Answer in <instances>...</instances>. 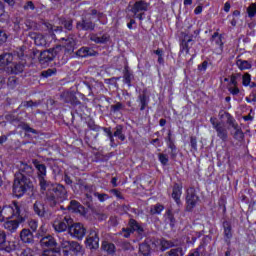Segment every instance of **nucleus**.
Here are the masks:
<instances>
[{
	"mask_svg": "<svg viewBox=\"0 0 256 256\" xmlns=\"http://www.w3.org/2000/svg\"><path fill=\"white\" fill-rule=\"evenodd\" d=\"M1 212L3 221H5V219H13V217L16 219L19 217L20 222L27 219V210H25V208L18 202H13L9 206H4L1 209Z\"/></svg>",
	"mask_w": 256,
	"mask_h": 256,
	"instance_id": "1",
	"label": "nucleus"
},
{
	"mask_svg": "<svg viewBox=\"0 0 256 256\" xmlns=\"http://www.w3.org/2000/svg\"><path fill=\"white\" fill-rule=\"evenodd\" d=\"M31 180L23 175H15L13 194L15 197H23L31 189Z\"/></svg>",
	"mask_w": 256,
	"mask_h": 256,
	"instance_id": "2",
	"label": "nucleus"
},
{
	"mask_svg": "<svg viewBox=\"0 0 256 256\" xmlns=\"http://www.w3.org/2000/svg\"><path fill=\"white\" fill-rule=\"evenodd\" d=\"M65 199H67V190L65 189V186L54 184V188H52L48 201H52V205H56L59 201H65Z\"/></svg>",
	"mask_w": 256,
	"mask_h": 256,
	"instance_id": "3",
	"label": "nucleus"
},
{
	"mask_svg": "<svg viewBox=\"0 0 256 256\" xmlns=\"http://www.w3.org/2000/svg\"><path fill=\"white\" fill-rule=\"evenodd\" d=\"M59 47L52 48L49 50H45L43 52H39V50L34 51V55H39V63L42 67H47L55 57H57V50Z\"/></svg>",
	"mask_w": 256,
	"mask_h": 256,
	"instance_id": "4",
	"label": "nucleus"
},
{
	"mask_svg": "<svg viewBox=\"0 0 256 256\" xmlns=\"http://www.w3.org/2000/svg\"><path fill=\"white\" fill-rule=\"evenodd\" d=\"M210 123L213 129H215L217 137H219L221 141H227V139L229 138V134L227 132V128L225 127V123L218 121L217 118L213 117L210 118Z\"/></svg>",
	"mask_w": 256,
	"mask_h": 256,
	"instance_id": "5",
	"label": "nucleus"
},
{
	"mask_svg": "<svg viewBox=\"0 0 256 256\" xmlns=\"http://www.w3.org/2000/svg\"><path fill=\"white\" fill-rule=\"evenodd\" d=\"M73 220L69 216H59L54 220L53 227L57 233H63L67 231L69 225H71Z\"/></svg>",
	"mask_w": 256,
	"mask_h": 256,
	"instance_id": "6",
	"label": "nucleus"
},
{
	"mask_svg": "<svg viewBox=\"0 0 256 256\" xmlns=\"http://www.w3.org/2000/svg\"><path fill=\"white\" fill-rule=\"evenodd\" d=\"M133 231H136V233H138V235H140V237H143V231H144L143 227H141L139 222H137L135 220H130L129 227L122 229L121 236L125 237L127 239L128 237H130V235H131V233H133Z\"/></svg>",
	"mask_w": 256,
	"mask_h": 256,
	"instance_id": "7",
	"label": "nucleus"
},
{
	"mask_svg": "<svg viewBox=\"0 0 256 256\" xmlns=\"http://www.w3.org/2000/svg\"><path fill=\"white\" fill-rule=\"evenodd\" d=\"M68 231L71 237H74L80 241L83 239V237H85L87 233V229H85V226H83L81 223L72 224L70 227H68Z\"/></svg>",
	"mask_w": 256,
	"mask_h": 256,
	"instance_id": "8",
	"label": "nucleus"
},
{
	"mask_svg": "<svg viewBox=\"0 0 256 256\" xmlns=\"http://www.w3.org/2000/svg\"><path fill=\"white\" fill-rule=\"evenodd\" d=\"M85 243L88 249H99V231L95 228L91 229Z\"/></svg>",
	"mask_w": 256,
	"mask_h": 256,
	"instance_id": "9",
	"label": "nucleus"
},
{
	"mask_svg": "<svg viewBox=\"0 0 256 256\" xmlns=\"http://www.w3.org/2000/svg\"><path fill=\"white\" fill-rule=\"evenodd\" d=\"M15 249H17L15 242H7V234L4 231H0V251L11 253V251H15Z\"/></svg>",
	"mask_w": 256,
	"mask_h": 256,
	"instance_id": "10",
	"label": "nucleus"
},
{
	"mask_svg": "<svg viewBox=\"0 0 256 256\" xmlns=\"http://www.w3.org/2000/svg\"><path fill=\"white\" fill-rule=\"evenodd\" d=\"M227 123L228 125H231V127L234 129V131L231 132L232 137L236 139V141H243V137H245V134H243V130L241 129V127H239V124H237L235 118L229 115Z\"/></svg>",
	"mask_w": 256,
	"mask_h": 256,
	"instance_id": "11",
	"label": "nucleus"
},
{
	"mask_svg": "<svg viewBox=\"0 0 256 256\" xmlns=\"http://www.w3.org/2000/svg\"><path fill=\"white\" fill-rule=\"evenodd\" d=\"M187 210L192 211L199 203V196L195 193V188H189L186 196Z\"/></svg>",
	"mask_w": 256,
	"mask_h": 256,
	"instance_id": "12",
	"label": "nucleus"
},
{
	"mask_svg": "<svg viewBox=\"0 0 256 256\" xmlns=\"http://www.w3.org/2000/svg\"><path fill=\"white\" fill-rule=\"evenodd\" d=\"M152 245H155L154 251H166V249H171V247H175V243L173 241H169L165 238H162L160 240H154Z\"/></svg>",
	"mask_w": 256,
	"mask_h": 256,
	"instance_id": "13",
	"label": "nucleus"
},
{
	"mask_svg": "<svg viewBox=\"0 0 256 256\" xmlns=\"http://www.w3.org/2000/svg\"><path fill=\"white\" fill-rule=\"evenodd\" d=\"M12 63H13V54L5 53L0 55V71H3L4 69H7V71H9V68L11 67Z\"/></svg>",
	"mask_w": 256,
	"mask_h": 256,
	"instance_id": "14",
	"label": "nucleus"
},
{
	"mask_svg": "<svg viewBox=\"0 0 256 256\" xmlns=\"http://www.w3.org/2000/svg\"><path fill=\"white\" fill-rule=\"evenodd\" d=\"M148 9L149 3L144 0H139L134 3L131 11L134 13V15H137L138 13H145V11H148Z\"/></svg>",
	"mask_w": 256,
	"mask_h": 256,
	"instance_id": "15",
	"label": "nucleus"
},
{
	"mask_svg": "<svg viewBox=\"0 0 256 256\" xmlns=\"http://www.w3.org/2000/svg\"><path fill=\"white\" fill-rule=\"evenodd\" d=\"M61 41L66 53H73V51H75V45H77V42L75 41V38H73V36H69L66 39L61 38Z\"/></svg>",
	"mask_w": 256,
	"mask_h": 256,
	"instance_id": "16",
	"label": "nucleus"
},
{
	"mask_svg": "<svg viewBox=\"0 0 256 256\" xmlns=\"http://www.w3.org/2000/svg\"><path fill=\"white\" fill-rule=\"evenodd\" d=\"M29 37L34 40L35 45H37L38 47H47V45H49V42H47V36L31 32L29 34Z\"/></svg>",
	"mask_w": 256,
	"mask_h": 256,
	"instance_id": "17",
	"label": "nucleus"
},
{
	"mask_svg": "<svg viewBox=\"0 0 256 256\" xmlns=\"http://www.w3.org/2000/svg\"><path fill=\"white\" fill-rule=\"evenodd\" d=\"M210 241L211 237L205 236L199 247L194 252L190 253L188 256H205V247L207 246V243H210Z\"/></svg>",
	"mask_w": 256,
	"mask_h": 256,
	"instance_id": "18",
	"label": "nucleus"
},
{
	"mask_svg": "<svg viewBox=\"0 0 256 256\" xmlns=\"http://www.w3.org/2000/svg\"><path fill=\"white\" fill-rule=\"evenodd\" d=\"M40 188L42 193H46L47 199L49 198V195H51V191H53V188L55 187V184L45 180V178L40 177Z\"/></svg>",
	"mask_w": 256,
	"mask_h": 256,
	"instance_id": "19",
	"label": "nucleus"
},
{
	"mask_svg": "<svg viewBox=\"0 0 256 256\" xmlns=\"http://www.w3.org/2000/svg\"><path fill=\"white\" fill-rule=\"evenodd\" d=\"M151 250L155 251V245H153V241L151 240H146L139 247V252L143 256L151 255Z\"/></svg>",
	"mask_w": 256,
	"mask_h": 256,
	"instance_id": "20",
	"label": "nucleus"
},
{
	"mask_svg": "<svg viewBox=\"0 0 256 256\" xmlns=\"http://www.w3.org/2000/svg\"><path fill=\"white\" fill-rule=\"evenodd\" d=\"M24 221H19V217L15 220H7L4 222L3 227L6 231H10V233H15L17 229H19V224L23 223Z\"/></svg>",
	"mask_w": 256,
	"mask_h": 256,
	"instance_id": "21",
	"label": "nucleus"
},
{
	"mask_svg": "<svg viewBox=\"0 0 256 256\" xmlns=\"http://www.w3.org/2000/svg\"><path fill=\"white\" fill-rule=\"evenodd\" d=\"M18 171L19 173H16L15 175H22V177L33 175V167L27 163L20 162L18 164Z\"/></svg>",
	"mask_w": 256,
	"mask_h": 256,
	"instance_id": "22",
	"label": "nucleus"
},
{
	"mask_svg": "<svg viewBox=\"0 0 256 256\" xmlns=\"http://www.w3.org/2000/svg\"><path fill=\"white\" fill-rule=\"evenodd\" d=\"M76 29H78V31H93L95 24L89 20L82 19V21L77 22Z\"/></svg>",
	"mask_w": 256,
	"mask_h": 256,
	"instance_id": "23",
	"label": "nucleus"
},
{
	"mask_svg": "<svg viewBox=\"0 0 256 256\" xmlns=\"http://www.w3.org/2000/svg\"><path fill=\"white\" fill-rule=\"evenodd\" d=\"M181 195H183V186L174 184L172 189V199H174L177 205L181 204Z\"/></svg>",
	"mask_w": 256,
	"mask_h": 256,
	"instance_id": "24",
	"label": "nucleus"
},
{
	"mask_svg": "<svg viewBox=\"0 0 256 256\" xmlns=\"http://www.w3.org/2000/svg\"><path fill=\"white\" fill-rule=\"evenodd\" d=\"M40 245L43 248L56 247L57 246V241H55V238H53V236L48 235V236L43 237L40 240Z\"/></svg>",
	"mask_w": 256,
	"mask_h": 256,
	"instance_id": "25",
	"label": "nucleus"
},
{
	"mask_svg": "<svg viewBox=\"0 0 256 256\" xmlns=\"http://www.w3.org/2000/svg\"><path fill=\"white\" fill-rule=\"evenodd\" d=\"M20 239L23 243H33V233L29 229L20 232Z\"/></svg>",
	"mask_w": 256,
	"mask_h": 256,
	"instance_id": "26",
	"label": "nucleus"
},
{
	"mask_svg": "<svg viewBox=\"0 0 256 256\" xmlns=\"http://www.w3.org/2000/svg\"><path fill=\"white\" fill-rule=\"evenodd\" d=\"M33 165L38 171L39 179H41V177L45 178V175H47V166L41 164L38 160H33Z\"/></svg>",
	"mask_w": 256,
	"mask_h": 256,
	"instance_id": "27",
	"label": "nucleus"
},
{
	"mask_svg": "<svg viewBox=\"0 0 256 256\" xmlns=\"http://www.w3.org/2000/svg\"><path fill=\"white\" fill-rule=\"evenodd\" d=\"M90 41H93L94 43H97V44H104L109 41V35L103 34L102 36H99L97 34H91Z\"/></svg>",
	"mask_w": 256,
	"mask_h": 256,
	"instance_id": "28",
	"label": "nucleus"
},
{
	"mask_svg": "<svg viewBox=\"0 0 256 256\" xmlns=\"http://www.w3.org/2000/svg\"><path fill=\"white\" fill-rule=\"evenodd\" d=\"M34 212L38 217H45V204L41 201H36L33 205Z\"/></svg>",
	"mask_w": 256,
	"mask_h": 256,
	"instance_id": "29",
	"label": "nucleus"
},
{
	"mask_svg": "<svg viewBox=\"0 0 256 256\" xmlns=\"http://www.w3.org/2000/svg\"><path fill=\"white\" fill-rule=\"evenodd\" d=\"M212 43H215L221 51H223V39L219 35V32H215L211 38Z\"/></svg>",
	"mask_w": 256,
	"mask_h": 256,
	"instance_id": "30",
	"label": "nucleus"
},
{
	"mask_svg": "<svg viewBox=\"0 0 256 256\" xmlns=\"http://www.w3.org/2000/svg\"><path fill=\"white\" fill-rule=\"evenodd\" d=\"M69 211H73L74 213H81L83 210V206L79 204L76 200H72L70 205L68 206Z\"/></svg>",
	"mask_w": 256,
	"mask_h": 256,
	"instance_id": "31",
	"label": "nucleus"
},
{
	"mask_svg": "<svg viewBox=\"0 0 256 256\" xmlns=\"http://www.w3.org/2000/svg\"><path fill=\"white\" fill-rule=\"evenodd\" d=\"M25 66L23 64H13V62L10 64V68L8 71L10 73H14L15 75H18V73H23V69Z\"/></svg>",
	"mask_w": 256,
	"mask_h": 256,
	"instance_id": "32",
	"label": "nucleus"
},
{
	"mask_svg": "<svg viewBox=\"0 0 256 256\" xmlns=\"http://www.w3.org/2000/svg\"><path fill=\"white\" fill-rule=\"evenodd\" d=\"M236 65L240 71H245L247 69H251V63L247 60L238 59L236 61Z\"/></svg>",
	"mask_w": 256,
	"mask_h": 256,
	"instance_id": "33",
	"label": "nucleus"
},
{
	"mask_svg": "<svg viewBox=\"0 0 256 256\" xmlns=\"http://www.w3.org/2000/svg\"><path fill=\"white\" fill-rule=\"evenodd\" d=\"M102 249L109 255H113L115 253V244L105 241L102 243Z\"/></svg>",
	"mask_w": 256,
	"mask_h": 256,
	"instance_id": "34",
	"label": "nucleus"
},
{
	"mask_svg": "<svg viewBox=\"0 0 256 256\" xmlns=\"http://www.w3.org/2000/svg\"><path fill=\"white\" fill-rule=\"evenodd\" d=\"M70 251H73L75 255H79V253H83V246L79 244L78 242L72 241L70 244Z\"/></svg>",
	"mask_w": 256,
	"mask_h": 256,
	"instance_id": "35",
	"label": "nucleus"
},
{
	"mask_svg": "<svg viewBox=\"0 0 256 256\" xmlns=\"http://www.w3.org/2000/svg\"><path fill=\"white\" fill-rule=\"evenodd\" d=\"M138 100L140 101V111H145L147 105H149V98H147V95L141 94Z\"/></svg>",
	"mask_w": 256,
	"mask_h": 256,
	"instance_id": "36",
	"label": "nucleus"
},
{
	"mask_svg": "<svg viewBox=\"0 0 256 256\" xmlns=\"http://www.w3.org/2000/svg\"><path fill=\"white\" fill-rule=\"evenodd\" d=\"M166 255L168 256H183L185 253L183 252V248L181 247H176V248H171Z\"/></svg>",
	"mask_w": 256,
	"mask_h": 256,
	"instance_id": "37",
	"label": "nucleus"
},
{
	"mask_svg": "<svg viewBox=\"0 0 256 256\" xmlns=\"http://www.w3.org/2000/svg\"><path fill=\"white\" fill-rule=\"evenodd\" d=\"M114 137H118L120 141H125V134H123V126L118 125L115 128Z\"/></svg>",
	"mask_w": 256,
	"mask_h": 256,
	"instance_id": "38",
	"label": "nucleus"
},
{
	"mask_svg": "<svg viewBox=\"0 0 256 256\" xmlns=\"http://www.w3.org/2000/svg\"><path fill=\"white\" fill-rule=\"evenodd\" d=\"M163 209H165V207H163V205L156 204V205L151 207L150 213L152 215H160V213L163 211Z\"/></svg>",
	"mask_w": 256,
	"mask_h": 256,
	"instance_id": "39",
	"label": "nucleus"
},
{
	"mask_svg": "<svg viewBox=\"0 0 256 256\" xmlns=\"http://www.w3.org/2000/svg\"><path fill=\"white\" fill-rule=\"evenodd\" d=\"M251 83V74L245 73L242 77V85H244V87H251Z\"/></svg>",
	"mask_w": 256,
	"mask_h": 256,
	"instance_id": "40",
	"label": "nucleus"
},
{
	"mask_svg": "<svg viewBox=\"0 0 256 256\" xmlns=\"http://www.w3.org/2000/svg\"><path fill=\"white\" fill-rule=\"evenodd\" d=\"M158 160L160 161L161 165H168L169 163V155L165 153H159L158 154Z\"/></svg>",
	"mask_w": 256,
	"mask_h": 256,
	"instance_id": "41",
	"label": "nucleus"
},
{
	"mask_svg": "<svg viewBox=\"0 0 256 256\" xmlns=\"http://www.w3.org/2000/svg\"><path fill=\"white\" fill-rule=\"evenodd\" d=\"M224 235L227 239H231L233 234L231 233V224L229 222H224Z\"/></svg>",
	"mask_w": 256,
	"mask_h": 256,
	"instance_id": "42",
	"label": "nucleus"
},
{
	"mask_svg": "<svg viewBox=\"0 0 256 256\" xmlns=\"http://www.w3.org/2000/svg\"><path fill=\"white\" fill-rule=\"evenodd\" d=\"M168 147L171 150V152H170L171 159H175V157H177V146H175V143L170 142L168 144Z\"/></svg>",
	"mask_w": 256,
	"mask_h": 256,
	"instance_id": "43",
	"label": "nucleus"
},
{
	"mask_svg": "<svg viewBox=\"0 0 256 256\" xmlns=\"http://www.w3.org/2000/svg\"><path fill=\"white\" fill-rule=\"evenodd\" d=\"M94 196L97 197V199H98V201H100V203H103V202L107 201V199H109V195H107L105 193L101 194L99 192H96V193H94Z\"/></svg>",
	"mask_w": 256,
	"mask_h": 256,
	"instance_id": "44",
	"label": "nucleus"
},
{
	"mask_svg": "<svg viewBox=\"0 0 256 256\" xmlns=\"http://www.w3.org/2000/svg\"><path fill=\"white\" fill-rule=\"evenodd\" d=\"M247 11H248V16L249 17H255V15H256V3H252L249 7H248V9H247Z\"/></svg>",
	"mask_w": 256,
	"mask_h": 256,
	"instance_id": "45",
	"label": "nucleus"
},
{
	"mask_svg": "<svg viewBox=\"0 0 256 256\" xmlns=\"http://www.w3.org/2000/svg\"><path fill=\"white\" fill-rule=\"evenodd\" d=\"M24 11H35V4L33 1H27L23 6Z\"/></svg>",
	"mask_w": 256,
	"mask_h": 256,
	"instance_id": "46",
	"label": "nucleus"
},
{
	"mask_svg": "<svg viewBox=\"0 0 256 256\" xmlns=\"http://www.w3.org/2000/svg\"><path fill=\"white\" fill-rule=\"evenodd\" d=\"M166 221L167 223H170L171 227L175 226V217H173V214H171V211L167 212Z\"/></svg>",
	"mask_w": 256,
	"mask_h": 256,
	"instance_id": "47",
	"label": "nucleus"
},
{
	"mask_svg": "<svg viewBox=\"0 0 256 256\" xmlns=\"http://www.w3.org/2000/svg\"><path fill=\"white\" fill-rule=\"evenodd\" d=\"M60 246L62 249H70L71 248V242L65 239H60Z\"/></svg>",
	"mask_w": 256,
	"mask_h": 256,
	"instance_id": "48",
	"label": "nucleus"
},
{
	"mask_svg": "<svg viewBox=\"0 0 256 256\" xmlns=\"http://www.w3.org/2000/svg\"><path fill=\"white\" fill-rule=\"evenodd\" d=\"M37 105H39L37 102H33V101H24L21 103V107H26V108H29V107H37Z\"/></svg>",
	"mask_w": 256,
	"mask_h": 256,
	"instance_id": "49",
	"label": "nucleus"
},
{
	"mask_svg": "<svg viewBox=\"0 0 256 256\" xmlns=\"http://www.w3.org/2000/svg\"><path fill=\"white\" fill-rule=\"evenodd\" d=\"M62 25H64L65 29H67V31H71V29H73V20H64L62 22Z\"/></svg>",
	"mask_w": 256,
	"mask_h": 256,
	"instance_id": "50",
	"label": "nucleus"
},
{
	"mask_svg": "<svg viewBox=\"0 0 256 256\" xmlns=\"http://www.w3.org/2000/svg\"><path fill=\"white\" fill-rule=\"evenodd\" d=\"M28 225L30 229H32V231H37V228L39 227V222L37 220H30Z\"/></svg>",
	"mask_w": 256,
	"mask_h": 256,
	"instance_id": "51",
	"label": "nucleus"
},
{
	"mask_svg": "<svg viewBox=\"0 0 256 256\" xmlns=\"http://www.w3.org/2000/svg\"><path fill=\"white\" fill-rule=\"evenodd\" d=\"M78 57H87V47H82L77 51Z\"/></svg>",
	"mask_w": 256,
	"mask_h": 256,
	"instance_id": "52",
	"label": "nucleus"
},
{
	"mask_svg": "<svg viewBox=\"0 0 256 256\" xmlns=\"http://www.w3.org/2000/svg\"><path fill=\"white\" fill-rule=\"evenodd\" d=\"M237 77L236 76H231L230 81L228 83V88L229 87H237Z\"/></svg>",
	"mask_w": 256,
	"mask_h": 256,
	"instance_id": "53",
	"label": "nucleus"
},
{
	"mask_svg": "<svg viewBox=\"0 0 256 256\" xmlns=\"http://www.w3.org/2000/svg\"><path fill=\"white\" fill-rule=\"evenodd\" d=\"M55 73H57L56 70L48 69V70L42 72V76L43 77H51V75H55Z\"/></svg>",
	"mask_w": 256,
	"mask_h": 256,
	"instance_id": "54",
	"label": "nucleus"
},
{
	"mask_svg": "<svg viewBox=\"0 0 256 256\" xmlns=\"http://www.w3.org/2000/svg\"><path fill=\"white\" fill-rule=\"evenodd\" d=\"M228 91L231 93V95H239V87L237 86H232V87H228Z\"/></svg>",
	"mask_w": 256,
	"mask_h": 256,
	"instance_id": "55",
	"label": "nucleus"
},
{
	"mask_svg": "<svg viewBox=\"0 0 256 256\" xmlns=\"http://www.w3.org/2000/svg\"><path fill=\"white\" fill-rule=\"evenodd\" d=\"M21 256H33L31 248H26L21 252Z\"/></svg>",
	"mask_w": 256,
	"mask_h": 256,
	"instance_id": "56",
	"label": "nucleus"
},
{
	"mask_svg": "<svg viewBox=\"0 0 256 256\" xmlns=\"http://www.w3.org/2000/svg\"><path fill=\"white\" fill-rule=\"evenodd\" d=\"M190 145L194 149V151H197V138L191 137L190 138Z\"/></svg>",
	"mask_w": 256,
	"mask_h": 256,
	"instance_id": "57",
	"label": "nucleus"
},
{
	"mask_svg": "<svg viewBox=\"0 0 256 256\" xmlns=\"http://www.w3.org/2000/svg\"><path fill=\"white\" fill-rule=\"evenodd\" d=\"M97 55V51L93 50V48L87 47V57H95Z\"/></svg>",
	"mask_w": 256,
	"mask_h": 256,
	"instance_id": "58",
	"label": "nucleus"
},
{
	"mask_svg": "<svg viewBox=\"0 0 256 256\" xmlns=\"http://www.w3.org/2000/svg\"><path fill=\"white\" fill-rule=\"evenodd\" d=\"M207 65H209V63L207 61L202 62L198 66V70H200V71H207Z\"/></svg>",
	"mask_w": 256,
	"mask_h": 256,
	"instance_id": "59",
	"label": "nucleus"
},
{
	"mask_svg": "<svg viewBox=\"0 0 256 256\" xmlns=\"http://www.w3.org/2000/svg\"><path fill=\"white\" fill-rule=\"evenodd\" d=\"M51 33H61L63 31V27L53 26L50 28Z\"/></svg>",
	"mask_w": 256,
	"mask_h": 256,
	"instance_id": "60",
	"label": "nucleus"
},
{
	"mask_svg": "<svg viewBox=\"0 0 256 256\" xmlns=\"http://www.w3.org/2000/svg\"><path fill=\"white\" fill-rule=\"evenodd\" d=\"M111 193H113V195H115V197H117L118 199H123V195L121 194V192H119V190L112 189Z\"/></svg>",
	"mask_w": 256,
	"mask_h": 256,
	"instance_id": "61",
	"label": "nucleus"
},
{
	"mask_svg": "<svg viewBox=\"0 0 256 256\" xmlns=\"http://www.w3.org/2000/svg\"><path fill=\"white\" fill-rule=\"evenodd\" d=\"M124 79H125L126 83H131V73L129 71L125 72Z\"/></svg>",
	"mask_w": 256,
	"mask_h": 256,
	"instance_id": "62",
	"label": "nucleus"
},
{
	"mask_svg": "<svg viewBox=\"0 0 256 256\" xmlns=\"http://www.w3.org/2000/svg\"><path fill=\"white\" fill-rule=\"evenodd\" d=\"M123 107L121 103H117L116 105L112 106V111H120V109Z\"/></svg>",
	"mask_w": 256,
	"mask_h": 256,
	"instance_id": "63",
	"label": "nucleus"
},
{
	"mask_svg": "<svg viewBox=\"0 0 256 256\" xmlns=\"http://www.w3.org/2000/svg\"><path fill=\"white\" fill-rule=\"evenodd\" d=\"M42 256H55V254H53L51 251H44Z\"/></svg>",
	"mask_w": 256,
	"mask_h": 256,
	"instance_id": "64",
	"label": "nucleus"
}]
</instances>
